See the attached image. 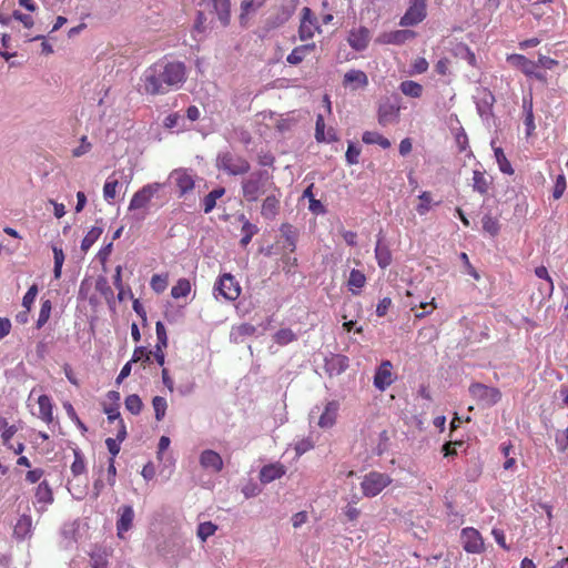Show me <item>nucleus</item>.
Returning a JSON list of instances; mask_svg holds the SVG:
<instances>
[{
  "label": "nucleus",
  "mask_w": 568,
  "mask_h": 568,
  "mask_svg": "<svg viewBox=\"0 0 568 568\" xmlns=\"http://www.w3.org/2000/svg\"><path fill=\"white\" fill-rule=\"evenodd\" d=\"M281 232L285 239V242L287 243L290 251L294 252L296 248V232L294 227L288 223H284L281 226Z\"/></svg>",
  "instance_id": "42"
},
{
  "label": "nucleus",
  "mask_w": 568,
  "mask_h": 568,
  "mask_svg": "<svg viewBox=\"0 0 568 568\" xmlns=\"http://www.w3.org/2000/svg\"><path fill=\"white\" fill-rule=\"evenodd\" d=\"M469 393L480 405L491 407L501 399V392L497 387L487 386L481 383H473Z\"/></svg>",
  "instance_id": "4"
},
{
  "label": "nucleus",
  "mask_w": 568,
  "mask_h": 568,
  "mask_svg": "<svg viewBox=\"0 0 568 568\" xmlns=\"http://www.w3.org/2000/svg\"><path fill=\"white\" fill-rule=\"evenodd\" d=\"M281 209V190L278 193L271 191L262 202L261 215L265 220H274Z\"/></svg>",
  "instance_id": "13"
},
{
  "label": "nucleus",
  "mask_w": 568,
  "mask_h": 568,
  "mask_svg": "<svg viewBox=\"0 0 568 568\" xmlns=\"http://www.w3.org/2000/svg\"><path fill=\"white\" fill-rule=\"evenodd\" d=\"M427 17L426 0H408V8L399 20L402 27H414Z\"/></svg>",
  "instance_id": "6"
},
{
  "label": "nucleus",
  "mask_w": 568,
  "mask_h": 568,
  "mask_svg": "<svg viewBox=\"0 0 568 568\" xmlns=\"http://www.w3.org/2000/svg\"><path fill=\"white\" fill-rule=\"evenodd\" d=\"M214 8L220 11L219 18L223 26H227L230 21V1L214 0Z\"/></svg>",
  "instance_id": "43"
},
{
  "label": "nucleus",
  "mask_w": 568,
  "mask_h": 568,
  "mask_svg": "<svg viewBox=\"0 0 568 568\" xmlns=\"http://www.w3.org/2000/svg\"><path fill=\"white\" fill-rule=\"evenodd\" d=\"M274 342L281 346L287 345L296 339V334L291 328H281L274 334Z\"/></svg>",
  "instance_id": "40"
},
{
  "label": "nucleus",
  "mask_w": 568,
  "mask_h": 568,
  "mask_svg": "<svg viewBox=\"0 0 568 568\" xmlns=\"http://www.w3.org/2000/svg\"><path fill=\"white\" fill-rule=\"evenodd\" d=\"M415 36L416 33L412 30H395L382 33L377 38V42L383 44H403Z\"/></svg>",
  "instance_id": "19"
},
{
  "label": "nucleus",
  "mask_w": 568,
  "mask_h": 568,
  "mask_svg": "<svg viewBox=\"0 0 568 568\" xmlns=\"http://www.w3.org/2000/svg\"><path fill=\"white\" fill-rule=\"evenodd\" d=\"M481 222H483V230L486 233H488L493 237L498 235V233L500 231V224L496 217H493L491 215H485L483 217Z\"/></svg>",
  "instance_id": "41"
},
{
  "label": "nucleus",
  "mask_w": 568,
  "mask_h": 568,
  "mask_svg": "<svg viewBox=\"0 0 568 568\" xmlns=\"http://www.w3.org/2000/svg\"><path fill=\"white\" fill-rule=\"evenodd\" d=\"M286 474V467L280 462L264 465L258 474L262 484H270L275 479L282 478Z\"/></svg>",
  "instance_id": "15"
},
{
  "label": "nucleus",
  "mask_w": 568,
  "mask_h": 568,
  "mask_svg": "<svg viewBox=\"0 0 568 568\" xmlns=\"http://www.w3.org/2000/svg\"><path fill=\"white\" fill-rule=\"evenodd\" d=\"M125 408L133 415H139L142 410L143 403L139 395L132 394L126 396L124 400Z\"/></svg>",
  "instance_id": "44"
},
{
  "label": "nucleus",
  "mask_w": 568,
  "mask_h": 568,
  "mask_svg": "<svg viewBox=\"0 0 568 568\" xmlns=\"http://www.w3.org/2000/svg\"><path fill=\"white\" fill-rule=\"evenodd\" d=\"M315 50H316L315 42L297 45L286 57V61H287V63H290L292 65H297V64L302 63L306 59V57L310 55Z\"/></svg>",
  "instance_id": "23"
},
{
  "label": "nucleus",
  "mask_w": 568,
  "mask_h": 568,
  "mask_svg": "<svg viewBox=\"0 0 568 568\" xmlns=\"http://www.w3.org/2000/svg\"><path fill=\"white\" fill-rule=\"evenodd\" d=\"M400 106L389 101L379 104L377 110V120L382 126L396 123L399 119Z\"/></svg>",
  "instance_id": "12"
},
{
  "label": "nucleus",
  "mask_w": 568,
  "mask_h": 568,
  "mask_svg": "<svg viewBox=\"0 0 568 568\" xmlns=\"http://www.w3.org/2000/svg\"><path fill=\"white\" fill-rule=\"evenodd\" d=\"M90 150H91V143L88 141V138L85 135H83L81 138L80 145L72 151V155L75 158H79V156H82L85 153H88Z\"/></svg>",
  "instance_id": "63"
},
{
  "label": "nucleus",
  "mask_w": 568,
  "mask_h": 568,
  "mask_svg": "<svg viewBox=\"0 0 568 568\" xmlns=\"http://www.w3.org/2000/svg\"><path fill=\"white\" fill-rule=\"evenodd\" d=\"M567 189V181L564 174H559L556 178L555 185L552 189V197L559 200Z\"/></svg>",
  "instance_id": "56"
},
{
  "label": "nucleus",
  "mask_w": 568,
  "mask_h": 568,
  "mask_svg": "<svg viewBox=\"0 0 568 568\" xmlns=\"http://www.w3.org/2000/svg\"><path fill=\"white\" fill-rule=\"evenodd\" d=\"M116 530L118 536L123 538V534L132 528L134 510L130 505H123L118 509Z\"/></svg>",
  "instance_id": "17"
},
{
  "label": "nucleus",
  "mask_w": 568,
  "mask_h": 568,
  "mask_svg": "<svg viewBox=\"0 0 568 568\" xmlns=\"http://www.w3.org/2000/svg\"><path fill=\"white\" fill-rule=\"evenodd\" d=\"M343 85L355 91L368 85L367 74L362 70H349L344 74Z\"/></svg>",
  "instance_id": "20"
},
{
  "label": "nucleus",
  "mask_w": 568,
  "mask_h": 568,
  "mask_svg": "<svg viewBox=\"0 0 568 568\" xmlns=\"http://www.w3.org/2000/svg\"><path fill=\"white\" fill-rule=\"evenodd\" d=\"M399 90L403 94L409 98L418 99L423 95L424 88L416 81L405 80L399 84Z\"/></svg>",
  "instance_id": "34"
},
{
  "label": "nucleus",
  "mask_w": 568,
  "mask_h": 568,
  "mask_svg": "<svg viewBox=\"0 0 568 568\" xmlns=\"http://www.w3.org/2000/svg\"><path fill=\"white\" fill-rule=\"evenodd\" d=\"M390 483L392 479L388 475L378 471H371L364 476L361 486L366 497H375Z\"/></svg>",
  "instance_id": "5"
},
{
  "label": "nucleus",
  "mask_w": 568,
  "mask_h": 568,
  "mask_svg": "<svg viewBox=\"0 0 568 568\" xmlns=\"http://www.w3.org/2000/svg\"><path fill=\"white\" fill-rule=\"evenodd\" d=\"M18 432L17 426L10 425L8 428H6L4 432L1 434L2 443L7 448H12L11 438L14 436V434Z\"/></svg>",
  "instance_id": "64"
},
{
  "label": "nucleus",
  "mask_w": 568,
  "mask_h": 568,
  "mask_svg": "<svg viewBox=\"0 0 568 568\" xmlns=\"http://www.w3.org/2000/svg\"><path fill=\"white\" fill-rule=\"evenodd\" d=\"M31 527H32L31 517L29 515L23 514L18 519V521L14 526V529H13V534L17 538L24 539L26 537H28L30 535Z\"/></svg>",
  "instance_id": "32"
},
{
  "label": "nucleus",
  "mask_w": 568,
  "mask_h": 568,
  "mask_svg": "<svg viewBox=\"0 0 568 568\" xmlns=\"http://www.w3.org/2000/svg\"><path fill=\"white\" fill-rule=\"evenodd\" d=\"M72 450H73L74 460L71 464L70 469H71L72 475L77 477V476L85 474L87 464H85V459H84L82 452L78 447L73 448Z\"/></svg>",
  "instance_id": "35"
},
{
  "label": "nucleus",
  "mask_w": 568,
  "mask_h": 568,
  "mask_svg": "<svg viewBox=\"0 0 568 568\" xmlns=\"http://www.w3.org/2000/svg\"><path fill=\"white\" fill-rule=\"evenodd\" d=\"M339 404L337 400L327 402L322 415L318 418L317 425L321 428H331L335 425Z\"/></svg>",
  "instance_id": "22"
},
{
  "label": "nucleus",
  "mask_w": 568,
  "mask_h": 568,
  "mask_svg": "<svg viewBox=\"0 0 568 568\" xmlns=\"http://www.w3.org/2000/svg\"><path fill=\"white\" fill-rule=\"evenodd\" d=\"M419 199V204L416 206V211L419 215H424L426 214L427 212H429L430 210V204H432V194L430 192L428 191H424L420 193V195L418 196Z\"/></svg>",
  "instance_id": "55"
},
{
  "label": "nucleus",
  "mask_w": 568,
  "mask_h": 568,
  "mask_svg": "<svg viewBox=\"0 0 568 568\" xmlns=\"http://www.w3.org/2000/svg\"><path fill=\"white\" fill-rule=\"evenodd\" d=\"M200 464L204 469L220 473L223 469V459L219 453L205 449L200 455Z\"/></svg>",
  "instance_id": "21"
},
{
  "label": "nucleus",
  "mask_w": 568,
  "mask_h": 568,
  "mask_svg": "<svg viewBox=\"0 0 568 568\" xmlns=\"http://www.w3.org/2000/svg\"><path fill=\"white\" fill-rule=\"evenodd\" d=\"M52 310V304L49 300H45L41 303V308L39 312V317L37 321V328H41L50 318Z\"/></svg>",
  "instance_id": "51"
},
{
  "label": "nucleus",
  "mask_w": 568,
  "mask_h": 568,
  "mask_svg": "<svg viewBox=\"0 0 568 568\" xmlns=\"http://www.w3.org/2000/svg\"><path fill=\"white\" fill-rule=\"evenodd\" d=\"M38 294V286L36 284L31 285L27 293L24 294L22 298V305L28 308V311L31 310L32 304L34 303V300Z\"/></svg>",
  "instance_id": "58"
},
{
  "label": "nucleus",
  "mask_w": 568,
  "mask_h": 568,
  "mask_svg": "<svg viewBox=\"0 0 568 568\" xmlns=\"http://www.w3.org/2000/svg\"><path fill=\"white\" fill-rule=\"evenodd\" d=\"M375 257L381 268H386L392 263L390 250L382 243V240H378L376 243Z\"/></svg>",
  "instance_id": "30"
},
{
  "label": "nucleus",
  "mask_w": 568,
  "mask_h": 568,
  "mask_svg": "<svg viewBox=\"0 0 568 568\" xmlns=\"http://www.w3.org/2000/svg\"><path fill=\"white\" fill-rule=\"evenodd\" d=\"M80 521L73 520L65 523L61 528V536L63 537V547L71 548L78 541Z\"/></svg>",
  "instance_id": "24"
},
{
  "label": "nucleus",
  "mask_w": 568,
  "mask_h": 568,
  "mask_svg": "<svg viewBox=\"0 0 568 568\" xmlns=\"http://www.w3.org/2000/svg\"><path fill=\"white\" fill-rule=\"evenodd\" d=\"M535 274L539 278L546 281V290H544V293L550 297L554 292V283L549 276L548 270L545 266H538L535 268Z\"/></svg>",
  "instance_id": "47"
},
{
  "label": "nucleus",
  "mask_w": 568,
  "mask_h": 568,
  "mask_svg": "<svg viewBox=\"0 0 568 568\" xmlns=\"http://www.w3.org/2000/svg\"><path fill=\"white\" fill-rule=\"evenodd\" d=\"M155 331H156V337H158L156 346L166 347L168 346V335H166V331H165V327L162 322H160V321L156 322Z\"/></svg>",
  "instance_id": "61"
},
{
  "label": "nucleus",
  "mask_w": 568,
  "mask_h": 568,
  "mask_svg": "<svg viewBox=\"0 0 568 568\" xmlns=\"http://www.w3.org/2000/svg\"><path fill=\"white\" fill-rule=\"evenodd\" d=\"M507 61L515 68H518L521 70L523 73H525L528 77H536L537 79H541L542 75L536 73V69L538 68V63H535V61L529 60L523 54H509L507 57Z\"/></svg>",
  "instance_id": "14"
},
{
  "label": "nucleus",
  "mask_w": 568,
  "mask_h": 568,
  "mask_svg": "<svg viewBox=\"0 0 568 568\" xmlns=\"http://www.w3.org/2000/svg\"><path fill=\"white\" fill-rule=\"evenodd\" d=\"M191 292V283L186 278H180L175 285H173L171 290V295L173 298L185 297Z\"/></svg>",
  "instance_id": "38"
},
{
  "label": "nucleus",
  "mask_w": 568,
  "mask_h": 568,
  "mask_svg": "<svg viewBox=\"0 0 568 568\" xmlns=\"http://www.w3.org/2000/svg\"><path fill=\"white\" fill-rule=\"evenodd\" d=\"M241 187L242 195L247 202H256L261 196L271 191L278 193L273 175L266 170L252 172L242 180Z\"/></svg>",
  "instance_id": "2"
},
{
  "label": "nucleus",
  "mask_w": 568,
  "mask_h": 568,
  "mask_svg": "<svg viewBox=\"0 0 568 568\" xmlns=\"http://www.w3.org/2000/svg\"><path fill=\"white\" fill-rule=\"evenodd\" d=\"M217 527L211 521H204L199 524L196 535L202 540L205 541L209 537L214 535Z\"/></svg>",
  "instance_id": "48"
},
{
  "label": "nucleus",
  "mask_w": 568,
  "mask_h": 568,
  "mask_svg": "<svg viewBox=\"0 0 568 568\" xmlns=\"http://www.w3.org/2000/svg\"><path fill=\"white\" fill-rule=\"evenodd\" d=\"M39 405V418H41L45 424H51L53 422V404L51 398L48 395H40L38 398Z\"/></svg>",
  "instance_id": "27"
},
{
  "label": "nucleus",
  "mask_w": 568,
  "mask_h": 568,
  "mask_svg": "<svg viewBox=\"0 0 568 568\" xmlns=\"http://www.w3.org/2000/svg\"><path fill=\"white\" fill-rule=\"evenodd\" d=\"M53 258H54V268H53L54 278L59 280L61 277L62 265L64 262L63 250L60 247L53 246Z\"/></svg>",
  "instance_id": "50"
},
{
  "label": "nucleus",
  "mask_w": 568,
  "mask_h": 568,
  "mask_svg": "<svg viewBox=\"0 0 568 568\" xmlns=\"http://www.w3.org/2000/svg\"><path fill=\"white\" fill-rule=\"evenodd\" d=\"M313 448H314V443L310 437L298 440L294 447L297 456H302L303 454H305L306 452H308Z\"/></svg>",
  "instance_id": "60"
},
{
  "label": "nucleus",
  "mask_w": 568,
  "mask_h": 568,
  "mask_svg": "<svg viewBox=\"0 0 568 568\" xmlns=\"http://www.w3.org/2000/svg\"><path fill=\"white\" fill-rule=\"evenodd\" d=\"M473 187L480 194H486L489 189V182L487 181L485 174L478 170L474 171Z\"/></svg>",
  "instance_id": "39"
},
{
  "label": "nucleus",
  "mask_w": 568,
  "mask_h": 568,
  "mask_svg": "<svg viewBox=\"0 0 568 568\" xmlns=\"http://www.w3.org/2000/svg\"><path fill=\"white\" fill-rule=\"evenodd\" d=\"M101 233H102V230L99 227L91 229L87 233V235L83 237V240L81 242V248L83 251H88L94 244V242L99 239Z\"/></svg>",
  "instance_id": "53"
},
{
  "label": "nucleus",
  "mask_w": 568,
  "mask_h": 568,
  "mask_svg": "<svg viewBox=\"0 0 568 568\" xmlns=\"http://www.w3.org/2000/svg\"><path fill=\"white\" fill-rule=\"evenodd\" d=\"M361 148L353 142H348L347 150L345 153L346 162L349 165L357 164L361 155Z\"/></svg>",
  "instance_id": "54"
},
{
  "label": "nucleus",
  "mask_w": 568,
  "mask_h": 568,
  "mask_svg": "<svg viewBox=\"0 0 568 568\" xmlns=\"http://www.w3.org/2000/svg\"><path fill=\"white\" fill-rule=\"evenodd\" d=\"M366 284V276L365 274L353 268L349 273L348 280H347V286L353 295H358L361 290Z\"/></svg>",
  "instance_id": "29"
},
{
  "label": "nucleus",
  "mask_w": 568,
  "mask_h": 568,
  "mask_svg": "<svg viewBox=\"0 0 568 568\" xmlns=\"http://www.w3.org/2000/svg\"><path fill=\"white\" fill-rule=\"evenodd\" d=\"M171 178L174 180L180 196H183L194 189V179L186 170H174L171 174Z\"/></svg>",
  "instance_id": "18"
},
{
  "label": "nucleus",
  "mask_w": 568,
  "mask_h": 568,
  "mask_svg": "<svg viewBox=\"0 0 568 568\" xmlns=\"http://www.w3.org/2000/svg\"><path fill=\"white\" fill-rule=\"evenodd\" d=\"M104 413L109 422H118V439L123 442L126 438V427L124 420L121 418L119 407H104Z\"/></svg>",
  "instance_id": "28"
},
{
  "label": "nucleus",
  "mask_w": 568,
  "mask_h": 568,
  "mask_svg": "<svg viewBox=\"0 0 568 568\" xmlns=\"http://www.w3.org/2000/svg\"><path fill=\"white\" fill-rule=\"evenodd\" d=\"M523 110H524V125H525V133L526 136H531L536 125H535V118H534V111H532V97L529 95L524 97L523 99Z\"/></svg>",
  "instance_id": "25"
},
{
  "label": "nucleus",
  "mask_w": 568,
  "mask_h": 568,
  "mask_svg": "<svg viewBox=\"0 0 568 568\" xmlns=\"http://www.w3.org/2000/svg\"><path fill=\"white\" fill-rule=\"evenodd\" d=\"M150 285L155 293H163L168 287V274H154Z\"/></svg>",
  "instance_id": "49"
},
{
  "label": "nucleus",
  "mask_w": 568,
  "mask_h": 568,
  "mask_svg": "<svg viewBox=\"0 0 568 568\" xmlns=\"http://www.w3.org/2000/svg\"><path fill=\"white\" fill-rule=\"evenodd\" d=\"M494 153H495V158H496V161L498 163L499 170L503 173H505V174L513 175L515 173V171H514L510 162L506 158L503 149L501 148H495L494 149Z\"/></svg>",
  "instance_id": "37"
},
{
  "label": "nucleus",
  "mask_w": 568,
  "mask_h": 568,
  "mask_svg": "<svg viewBox=\"0 0 568 568\" xmlns=\"http://www.w3.org/2000/svg\"><path fill=\"white\" fill-rule=\"evenodd\" d=\"M214 291L226 301H236L241 295V286L233 275L225 273L221 275L215 285Z\"/></svg>",
  "instance_id": "8"
},
{
  "label": "nucleus",
  "mask_w": 568,
  "mask_h": 568,
  "mask_svg": "<svg viewBox=\"0 0 568 568\" xmlns=\"http://www.w3.org/2000/svg\"><path fill=\"white\" fill-rule=\"evenodd\" d=\"M369 39V30L366 27H359L349 31L347 42L352 49L363 51L367 48Z\"/></svg>",
  "instance_id": "16"
},
{
  "label": "nucleus",
  "mask_w": 568,
  "mask_h": 568,
  "mask_svg": "<svg viewBox=\"0 0 568 568\" xmlns=\"http://www.w3.org/2000/svg\"><path fill=\"white\" fill-rule=\"evenodd\" d=\"M160 183H150L136 191L129 204L130 211L144 209L161 189Z\"/></svg>",
  "instance_id": "10"
},
{
  "label": "nucleus",
  "mask_w": 568,
  "mask_h": 568,
  "mask_svg": "<svg viewBox=\"0 0 568 568\" xmlns=\"http://www.w3.org/2000/svg\"><path fill=\"white\" fill-rule=\"evenodd\" d=\"M362 140L365 144H377L383 149H389L390 141L376 131H365L362 135Z\"/></svg>",
  "instance_id": "33"
},
{
  "label": "nucleus",
  "mask_w": 568,
  "mask_h": 568,
  "mask_svg": "<svg viewBox=\"0 0 568 568\" xmlns=\"http://www.w3.org/2000/svg\"><path fill=\"white\" fill-rule=\"evenodd\" d=\"M118 186L119 181L112 176L105 181L103 185V197L106 202H111L115 199Z\"/></svg>",
  "instance_id": "45"
},
{
  "label": "nucleus",
  "mask_w": 568,
  "mask_h": 568,
  "mask_svg": "<svg viewBox=\"0 0 568 568\" xmlns=\"http://www.w3.org/2000/svg\"><path fill=\"white\" fill-rule=\"evenodd\" d=\"M95 290L106 300L113 298V290L105 277L100 276L95 282Z\"/></svg>",
  "instance_id": "52"
},
{
  "label": "nucleus",
  "mask_w": 568,
  "mask_h": 568,
  "mask_svg": "<svg viewBox=\"0 0 568 568\" xmlns=\"http://www.w3.org/2000/svg\"><path fill=\"white\" fill-rule=\"evenodd\" d=\"M217 168L229 175H243L248 173L251 164L243 156L224 152L217 156Z\"/></svg>",
  "instance_id": "3"
},
{
  "label": "nucleus",
  "mask_w": 568,
  "mask_h": 568,
  "mask_svg": "<svg viewBox=\"0 0 568 568\" xmlns=\"http://www.w3.org/2000/svg\"><path fill=\"white\" fill-rule=\"evenodd\" d=\"M460 540L464 550L468 554H481L485 550L484 539L480 532L473 527L462 529Z\"/></svg>",
  "instance_id": "9"
},
{
  "label": "nucleus",
  "mask_w": 568,
  "mask_h": 568,
  "mask_svg": "<svg viewBox=\"0 0 568 568\" xmlns=\"http://www.w3.org/2000/svg\"><path fill=\"white\" fill-rule=\"evenodd\" d=\"M395 381V376L393 373V364L390 361H383L374 375V386L384 392L387 387H389Z\"/></svg>",
  "instance_id": "11"
},
{
  "label": "nucleus",
  "mask_w": 568,
  "mask_h": 568,
  "mask_svg": "<svg viewBox=\"0 0 568 568\" xmlns=\"http://www.w3.org/2000/svg\"><path fill=\"white\" fill-rule=\"evenodd\" d=\"M428 62L425 58L418 57L415 59V61L412 63V70L410 74H422L425 73L428 70Z\"/></svg>",
  "instance_id": "59"
},
{
  "label": "nucleus",
  "mask_w": 568,
  "mask_h": 568,
  "mask_svg": "<svg viewBox=\"0 0 568 568\" xmlns=\"http://www.w3.org/2000/svg\"><path fill=\"white\" fill-rule=\"evenodd\" d=\"M187 78L186 65L182 61L161 59L145 69L141 78L146 94L162 95L180 89Z\"/></svg>",
  "instance_id": "1"
},
{
  "label": "nucleus",
  "mask_w": 568,
  "mask_h": 568,
  "mask_svg": "<svg viewBox=\"0 0 568 568\" xmlns=\"http://www.w3.org/2000/svg\"><path fill=\"white\" fill-rule=\"evenodd\" d=\"M151 354H152V352L148 351L145 347H142V346L136 347L134 349V352H133L131 362H133V363H138V362L149 363L150 358H151Z\"/></svg>",
  "instance_id": "57"
},
{
  "label": "nucleus",
  "mask_w": 568,
  "mask_h": 568,
  "mask_svg": "<svg viewBox=\"0 0 568 568\" xmlns=\"http://www.w3.org/2000/svg\"><path fill=\"white\" fill-rule=\"evenodd\" d=\"M326 366L331 375H339L348 368L349 359L345 355L335 354L327 361Z\"/></svg>",
  "instance_id": "26"
},
{
  "label": "nucleus",
  "mask_w": 568,
  "mask_h": 568,
  "mask_svg": "<svg viewBox=\"0 0 568 568\" xmlns=\"http://www.w3.org/2000/svg\"><path fill=\"white\" fill-rule=\"evenodd\" d=\"M315 139L317 142L336 141V134L333 129L328 130V136L325 135V121L322 114H317L315 123Z\"/></svg>",
  "instance_id": "31"
},
{
  "label": "nucleus",
  "mask_w": 568,
  "mask_h": 568,
  "mask_svg": "<svg viewBox=\"0 0 568 568\" xmlns=\"http://www.w3.org/2000/svg\"><path fill=\"white\" fill-rule=\"evenodd\" d=\"M152 406L154 408L155 419L158 422L162 420L165 416L166 408H168L166 399L162 396H155L152 399Z\"/></svg>",
  "instance_id": "46"
},
{
  "label": "nucleus",
  "mask_w": 568,
  "mask_h": 568,
  "mask_svg": "<svg viewBox=\"0 0 568 568\" xmlns=\"http://www.w3.org/2000/svg\"><path fill=\"white\" fill-rule=\"evenodd\" d=\"M225 194L224 187H217L212 190L203 199V210L205 213H210L216 205V201L221 199Z\"/></svg>",
  "instance_id": "36"
},
{
  "label": "nucleus",
  "mask_w": 568,
  "mask_h": 568,
  "mask_svg": "<svg viewBox=\"0 0 568 568\" xmlns=\"http://www.w3.org/2000/svg\"><path fill=\"white\" fill-rule=\"evenodd\" d=\"M297 32L301 41L311 40L316 32H321L317 17L308 7H304L301 11V21Z\"/></svg>",
  "instance_id": "7"
},
{
  "label": "nucleus",
  "mask_w": 568,
  "mask_h": 568,
  "mask_svg": "<svg viewBox=\"0 0 568 568\" xmlns=\"http://www.w3.org/2000/svg\"><path fill=\"white\" fill-rule=\"evenodd\" d=\"M555 442L559 452H565L568 448V427L556 435Z\"/></svg>",
  "instance_id": "62"
}]
</instances>
